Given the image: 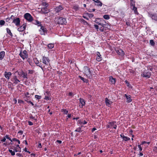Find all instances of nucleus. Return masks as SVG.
I'll return each instance as SVG.
<instances>
[{
	"label": "nucleus",
	"instance_id": "f257e3e1",
	"mask_svg": "<svg viewBox=\"0 0 157 157\" xmlns=\"http://www.w3.org/2000/svg\"><path fill=\"white\" fill-rule=\"evenodd\" d=\"M56 19V22L58 24L64 25L66 24V23H67L66 18L62 17L57 18Z\"/></svg>",
	"mask_w": 157,
	"mask_h": 157
},
{
	"label": "nucleus",
	"instance_id": "f03ea898",
	"mask_svg": "<svg viewBox=\"0 0 157 157\" xmlns=\"http://www.w3.org/2000/svg\"><path fill=\"white\" fill-rule=\"evenodd\" d=\"M24 17L29 22H31L33 20V17L29 13H26L24 15Z\"/></svg>",
	"mask_w": 157,
	"mask_h": 157
},
{
	"label": "nucleus",
	"instance_id": "7ed1b4c3",
	"mask_svg": "<svg viewBox=\"0 0 157 157\" xmlns=\"http://www.w3.org/2000/svg\"><path fill=\"white\" fill-rule=\"evenodd\" d=\"M44 5L45 6V7H42L41 8V11L42 13L44 14H46L49 12L48 10L47 9V7L48 6V4L47 3H43Z\"/></svg>",
	"mask_w": 157,
	"mask_h": 157
},
{
	"label": "nucleus",
	"instance_id": "20e7f679",
	"mask_svg": "<svg viewBox=\"0 0 157 157\" xmlns=\"http://www.w3.org/2000/svg\"><path fill=\"white\" fill-rule=\"evenodd\" d=\"M42 62L46 65L48 66L50 65V60L48 57L43 56L42 59Z\"/></svg>",
	"mask_w": 157,
	"mask_h": 157
},
{
	"label": "nucleus",
	"instance_id": "39448f33",
	"mask_svg": "<svg viewBox=\"0 0 157 157\" xmlns=\"http://www.w3.org/2000/svg\"><path fill=\"white\" fill-rule=\"evenodd\" d=\"M102 21H104L105 23H106V22L105 21L103 20H101V19L99 18H96L95 21V22L96 23L98 24L99 25L101 26L102 27H104L105 24L102 23Z\"/></svg>",
	"mask_w": 157,
	"mask_h": 157
},
{
	"label": "nucleus",
	"instance_id": "423d86ee",
	"mask_svg": "<svg viewBox=\"0 0 157 157\" xmlns=\"http://www.w3.org/2000/svg\"><path fill=\"white\" fill-rule=\"evenodd\" d=\"M19 55L23 59L28 57L27 53L26 50H24L23 52H21Z\"/></svg>",
	"mask_w": 157,
	"mask_h": 157
},
{
	"label": "nucleus",
	"instance_id": "0eeeda50",
	"mask_svg": "<svg viewBox=\"0 0 157 157\" xmlns=\"http://www.w3.org/2000/svg\"><path fill=\"white\" fill-rule=\"evenodd\" d=\"M40 33L42 35H45L47 33V30L43 26L41 27L39 29Z\"/></svg>",
	"mask_w": 157,
	"mask_h": 157
},
{
	"label": "nucleus",
	"instance_id": "6e6552de",
	"mask_svg": "<svg viewBox=\"0 0 157 157\" xmlns=\"http://www.w3.org/2000/svg\"><path fill=\"white\" fill-rule=\"evenodd\" d=\"M20 20L19 18L16 17V18L12 22L15 25L18 26L20 25Z\"/></svg>",
	"mask_w": 157,
	"mask_h": 157
},
{
	"label": "nucleus",
	"instance_id": "1a4fd4ad",
	"mask_svg": "<svg viewBox=\"0 0 157 157\" xmlns=\"http://www.w3.org/2000/svg\"><path fill=\"white\" fill-rule=\"evenodd\" d=\"M116 51L117 54L119 56H123L124 55V52L122 49H118L116 50Z\"/></svg>",
	"mask_w": 157,
	"mask_h": 157
},
{
	"label": "nucleus",
	"instance_id": "9d476101",
	"mask_svg": "<svg viewBox=\"0 0 157 157\" xmlns=\"http://www.w3.org/2000/svg\"><path fill=\"white\" fill-rule=\"evenodd\" d=\"M110 124L111 128H113L115 129H116L117 127V123L116 122L114 121H112L110 122Z\"/></svg>",
	"mask_w": 157,
	"mask_h": 157
},
{
	"label": "nucleus",
	"instance_id": "9b49d317",
	"mask_svg": "<svg viewBox=\"0 0 157 157\" xmlns=\"http://www.w3.org/2000/svg\"><path fill=\"white\" fill-rule=\"evenodd\" d=\"M84 71L85 74L87 76H88L90 74V70L89 68L87 67H85Z\"/></svg>",
	"mask_w": 157,
	"mask_h": 157
},
{
	"label": "nucleus",
	"instance_id": "f8f14e48",
	"mask_svg": "<svg viewBox=\"0 0 157 157\" xmlns=\"http://www.w3.org/2000/svg\"><path fill=\"white\" fill-rule=\"evenodd\" d=\"M63 9V7L62 6L60 5L55 9V11L56 13H58Z\"/></svg>",
	"mask_w": 157,
	"mask_h": 157
},
{
	"label": "nucleus",
	"instance_id": "ddd939ff",
	"mask_svg": "<svg viewBox=\"0 0 157 157\" xmlns=\"http://www.w3.org/2000/svg\"><path fill=\"white\" fill-rule=\"evenodd\" d=\"M141 75L143 77L148 78L150 77L151 73L149 72H144L143 74H141Z\"/></svg>",
	"mask_w": 157,
	"mask_h": 157
},
{
	"label": "nucleus",
	"instance_id": "4468645a",
	"mask_svg": "<svg viewBox=\"0 0 157 157\" xmlns=\"http://www.w3.org/2000/svg\"><path fill=\"white\" fill-rule=\"evenodd\" d=\"M26 26V25L24 24L20 26V27L17 29V30L20 32L22 31L25 29Z\"/></svg>",
	"mask_w": 157,
	"mask_h": 157
},
{
	"label": "nucleus",
	"instance_id": "2eb2a0df",
	"mask_svg": "<svg viewBox=\"0 0 157 157\" xmlns=\"http://www.w3.org/2000/svg\"><path fill=\"white\" fill-rule=\"evenodd\" d=\"M5 77L9 80L10 79V77L12 75V73L10 72H7L6 71L5 72Z\"/></svg>",
	"mask_w": 157,
	"mask_h": 157
},
{
	"label": "nucleus",
	"instance_id": "dca6fc26",
	"mask_svg": "<svg viewBox=\"0 0 157 157\" xmlns=\"http://www.w3.org/2000/svg\"><path fill=\"white\" fill-rule=\"evenodd\" d=\"M105 103L106 105L108 107L112 103V102L107 98H105Z\"/></svg>",
	"mask_w": 157,
	"mask_h": 157
},
{
	"label": "nucleus",
	"instance_id": "f3484780",
	"mask_svg": "<svg viewBox=\"0 0 157 157\" xmlns=\"http://www.w3.org/2000/svg\"><path fill=\"white\" fill-rule=\"evenodd\" d=\"M97 56L96 58V60L98 62L102 60V57L101 56V55L98 52H97Z\"/></svg>",
	"mask_w": 157,
	"mask_h": 157
},
{
	"label": "nucleus",
	"instance_id": "a211bd4d",
	"mask_svg": "<svg viewBox=\"0 0 157 157\" xmlns=\"http://www.w3.org/2000/svg\"><path fill=\"white\" fill-rule=\"evenodd\" d=\"M131 7L132 9L134 11V13L135 14L138 13L137 8L135 7V5L133 4H131Z\"/></svg>",
	"mask_w": 157,
	"mask_h": 157
},
{
	"label": "nucleus",
	"instance_id": "6ab92c4d",
	"mask_svg": "<svg viewBox=\"0 0 157 157\" xmlns=\"http://www.w3.org/2000/svg\"><path fill=\"white\" fill-rule=\"evenodd\" d=\"M149 16L152 19L154 20L155 21H157V15L156 14H150Z\"/></svg>",
	"mask_w": 157,
	"mask_h": 157
},
{
	"label": "nucleus",
	"instance_id": "aec40b11",
	"mask_svg": "<svg viewBox=\"0 0 157 157\" xmlns=\"http://www.w3.org/2000/svg\"><path fill=\"white\" fill-rule=\"evenodd\" d=\"M95 2V5L98 6H102V3L99 0H94Z\"/></svg>",
	"mask_w": 157,
	"mask_h": 157
},
{
	"label": "nucleus",
	"instance_id": "412c9836",
	"mask_svg": "<svg viewBox=\"0 0 157 157\" xmlns=\"http://www.w3.org/2000/svg\"><path fill=\"white\" fill-rule=\"evenodd\" d=\"M12 81L14 82V83L15 84H17L20 82V81L17 79L16 76H15L13 77V80H12Z\"/></svg>",
	"mask_w": 157,
	"mask_h": 157
},
{
	"label": "nucleus",
	"instance_id": "4be33fe9",
	"mask_svg": "<svg viewBox=\"0 0 157 157\" xmlns=\"http://www.w3.org/2000/svg\"><path fill=\"white\" fill-rule=\"evenodd\" d=\"M125 96L126 97L127 99V102H128L129 103L131 101L132 99H131V96L130 95L128 96L126 94H125Z\"/></svg>",
	"mask_w": 157,
	"mask_h": 157
},
{
	"label": "nucleus",
	"instance_id": "5701e85b",
	"mask_svg": "<svg viewBox=\"0 0 157 157\" xmlns=\"http://www.w3.org/2000/svg\"><path fill=\"white\" fill-rule=\"evenodd\" d=\"M5 55V52L4 51H2L0 52V60L3 59Z\"/></svg>",
	"mask_w": 157,
	"mask_h": 157
},
{
	"label": "nucleus",
	"instance_id": "b1692460",
	"mask_svg": "<svg viewBox=\"0 0 157 157\" xmlns=\"http://www.w3.org/2000/svg\"><path fill=\"white\" fill-rule=\"evenodd\" d=\"M109 81L113 84H114L116 82L115 79L113 78L112 76L110 77Z\"/></svg>",
	"mask_w": 157,
	"mask_h": 157
},
{
	"label": "nucleus",
	"instance_id": "393cba45",
	"mask_svg": "<svg viewBox=\"0 0 157 157\" xmlns=\"http://www.w3.org/2000/svg\"><path fill=\"white\" fill-rule=\"evenodd\" d=\"M79 101H80V103L81 104V105L80 106L81 107H81H82L83 105H84L85 104V100L84 99L80 98L79 99Z\"/></svg>",
	"mask_w": 157,
	"mask_h": 157
},
{
	"label": "nucleus",
	"instance_id": "a878e982",
	"mask_svg": "<svg viewBox=\"0 0 157 157\" xmlns=\"http://www.w3.org/2000/svg\"><path fill=\"white\" fill-rule=\"evenodd\" d=\"M6 29V32H7V33H8L9 35H10L11 36H12L13 34H12V33L11 32V31L10 29L8 28H7Z\"/></svg>",
	"mask_w": 157,
	"mask_h": 157
},
{
	"label": "nucleus",
	"instance_id": "bb28decb",
	"mask_svg": "<svg viewBox=\"0 0 157 157\" xmlns=\"http://www.w3.org/2000/svg\"><path fill=\"white\" fill-rule=\"evenodd\" d=\"M82 126L81 127H80L78 128H77L76 129L75 131V132H81L82 130L81 128Z\"/></svg>",
	"mask_w": 157,
	"mask_h": 157
},
{
	"label": "nucleus",
	"instance_id": "cd10ccee",
	"mask_svg": "<svg viewBox=\"0 0 157 157\" xmlns=\"http://www.w3.org/2000/svg\"><path fill=\"white\" fill-rule=\"evenodd\" d=\"M54 47V45L53 44H48V47L49 49H52Z\"/></svg>",
	"mask_w": 157,
	"mask_h": 157
},
{
	"label": "nucleus",
	"instance_id": "c85d7f7f",
	"mask_svg": "<svg viewBox=\"0 0 157 157\" xmlns=\"http://www.w3.org/2000/svg\"><path fill=\"white\" fill-rule=\"evenodd\" d=\"M103 18L106 20H108L110 18L109 15L107 14L104 15L103 16Z\"/></svg>",
	"mask_w": 157,
	"mask_h": 157
},
{
	"label": "nucleus",
	"instance_id": "c756f323",
	"mask_svg": "<svg viewBox=\"0 0 157 157\" xmlns=\"http://www.w3.org/2000/svg\"><path fill=\"white\" fill-rule=\"evenodd\" d=\"M78 77L80 78L84 82H87V80L86 79L84 78L83 77H81L80 76H79Z\"/></svg>",
	"mask_w": 157,
	"mask_h": 157
},
{
	"label": "nucleus",
	"instance_id": "7c9ffc66",
	"mask_svg": "<svg viewBox=\"0 0 157 157\" xmlns=\"http://www.w3.org/2000/svg\"><path fill=\"white\" fill-rule=\"evenodd\" d=\"M27 73H25L24 72H23V73L22 74V77L24 78H27Z\"/></svg>",
	"mask_w": 157,
	"mask_h": 157
},
{
	"label": "nucleus",
	"instance_id": "2f4dec72",
	"mask_svg": "<svg viewBox=\"0 0 157 157\" xmlns=\"http://www.w3.org/2000/svg\"><path fill=\"white\" fill-rule=\"evenodd\" d=\"M9 152L11 153L12 156H13L15 155V153L14 151H13L12 150L9 149Z\"/></svg>",
	"mask_w": 157,
	"mask_h": 157
},
{
	"label": "nucleus",
	"instance_id": "473e14b6",
	"mask_svg": "<svg viewBox=\"0 0 157 157\" xmlns=\"http://www.w3.org/2000/svg\"><path fill=\"white\" fill-rule=\"evenodd\" d=\"M13 141H16V142H17L18 144H20V140L17 139H16L15 138H13Z\"/></svg>",
	"mask_w": 157,
	"mask_h": 157
},
{
	"label": "nucleus",
	"instance_id": "72a5a7b5",
	"mask_svg": "<svg viewBox=\"0 0 157 157\" xmlns=\"http://www.w3.org/2000/svg\"><path fill=\"white\" fill-rule=\"evenodd\" d=\"M38 62H37V63H35V64H36L38 66H39V67H40L41 69L43 70V67H42V66L41 65H40V64H39V61H37Z\"/></svg>",
	"mask_w": 157,
	"mask_h": 157
},
{
	"label": "nucleus",
	"instance_id": "f704fd0d",
	"mask_svg": "<svg viewBox=\"0 0 157 157\" xmlns=\"http://www.w3.org/2000/svg\"><path fill=\"white\" fill-rule=\"evenodd\" d=\"M15 151L16 152H21V147L17 148L16 147L15 149Z\"/></svg>",
	"mask_w": 157,
	"mask_h": 157
},
{
	"label": "nucleus",
	"instance_id": "c9c22d12",
	"mask_svg": "<svg viewBox=\"0 0 157 157\" xmlns=\"http://www.w3.org/2000/svg\"><path fill=\"white\" fill-rule=\"evenodd\" d=\"M123 140L125 141H127L130 140V138L128 137L125 136L124 137V138L123 139Z\"/></svg>",
	"mask_w": 157,
	"mask_h": 157
},
{
	"label": "nucleus",
	"instance_id": "e433bc0d",
	"mask_svg": "<svg viewBox=\"0 0 157 157\" xmlns=\"http://www.w3.org/2000/svg\"><path fill=\"white\" fill-rule=\"evenodd\" d=\"M150 43L152 46H154L155 45V43L153 40H150Z\"/></svg>",
	"mask_w": 157,
	"mask_h": 157
},
{
	"label": "nucleus",
	"instance_id": "4c0bfd02",
	"mask_svg": "<svg viewBox=\"0 0 157 157\" xmlns=\"http://www.w3.org/2000/svg\"><path fill=\"white\" fill-rule=\"evenodd\" d=\"M5 21L4 20H1L0 21V25H4Z\"/></svg>",
	"mask_w": 157,
	"mask_h": 157
},
{
	"label": "nucleus",
	"instance_id": "58836bf2",
	"mask_svg": "<svg viewBox=\"0 0 157 157\" xmlns=\"http://www.w3.org/2000/svg\"><path fill=\"white\" fill-rule=\"evenodd\" d=\"M17 73H18V75L20 76H22V74L23 73V71H21V72H17Z\"/></svg>",
	"mask_w": 157,
	"mask_h": 157
},
{
	"label": "nucleus",
	"instance_id": "ea45409f",
	"mask_svg": "<svg viewBox=\"0 0 157 157\" xmlns=\"http://www.w3.org/2000/svg\"><path fill=\"white\" fill-rule=\"evenodd\" d=\"M6 140V139L5 136L3 137V138L1 140V142H0V143H1V142L3 143V142H5Z\"/></svg>",
	"mask_w": 157,
	"mask_h": 157
},
{
	"label": "nucleus",
	"instance_id": "a19ab883",
	"mask_svg": "<svg viewBox=\"0 0 157 157\" xmlns=\"http://www.w3.org/2000/svg\"><path fill=\"white\" fill-rule=\"evenodd\" d=\"M62 111L63 112L66 114H67L68 113V111L66 109H63Z\"/></svg>",
	"mask_w": 157,
	"mask_h": 157
},
{
	"label": "nucleus",
	"instance_id": "79ce46f5",
	"mask_svg": "<svg viewBox=\"0 0 157 157\" xmlns=\"http://www.w3.org/2000/svg\"><path fill=\"white\" fill-rule=\"evenodd\" d=\"M35 98L37 99H40L41 98V96L38 95H35Z\"/></svg>",
	"mask_w": 157,
	"mask_h": 157
},
{
	"label": "nucleus",
	"instance_id": "37998d69",
	"mask_svg": "<svg viewBox=\"0 0 157 157\" xmlns=\"http://www.w3.org/2000/svg\"><path fill=\"white\" fill-rule=\"evenodd\" d=\"M16 155L19 157H23L22 155L20 153H17L16 154Z\"/></svg>",
	"mask_w": 157,
	"mask_h": 157
},
{
	"label": "nucleus",
	"instance_id": "c03bdc74",
	"mask_svg": "<svg viewBox=\"0 0 157 157\" xmlns=\"http://www.w3.org/2000/svg\"><path fill=\"white\" fill-rule=\"evenodd\" d=\"M26 101L28 103L31 104L33 106L34 105V104L31 101L29 100H26Z\"/></svg>",
	"mask_w": 157,
	"mask_h": 157
},
{
	"label": "nucleus",
	"instance_id": "a18cd8bd",
	"mask_svg": "<svg viewBox=\"0 0 157 157\" xmlns=\"http://www.w3.org/2000/svg\"><path fill=\"white\" fill-rule=\"evenodd\" d=\"M36 25H37L39 26H41V24L40 22L38 21H36Z\"/></svg>",
	"mask_w": 157,
	"mask_h": 157
},
{
	"label": "nucleus",
	"instance_id": "49530a36",
	"mask_svg": "<svg viewBox=\"0 0 157 157\" xmlns=\"http://www.w3.org/2000/svg\"><path fill=\"white\" fill-rule=\"evenodd\" d=\"M94 26L95 28L96 29H97V31H98V30L99 29L98 26L97 25H94Z\"/></svg>",
	"mask_w": 157,
	"mask_h": 157
},
{
	"label": "nucleus",
	"instance_id": "de8ad7c7",
	"mask_svg": "<svg viewBox=\"0 0 157 157\" xmlns=\"http://www.w3.org/2000/svg\"><path fill=\"white\" fill-rule=\"evenodd\" d=\"M5 137L6 139V138L9 139V140H11V138L9 137L8 135H6Z\"/></svg>",
	"mask_w": 157,
	"mask_h": 157
},
{
	"label": "nucleus",
	"instance_id": "09e8293b",
	"mask_svg": "<svg viewBox=\"0 0 157 157\" xmlns=\"http://www.w3.org/2000/svg\"><path fill=\"white\" fill-rule=\"evenodd\" d=\"M28 123L29 124L30 126L32 125H33V123L30 121H29L28 122Z\"/></svg>",
	"mask_w": 157,
	"mask_h": 157
},
{
	"label": "nucleus",
	"instance_id": "8fccbe9b",
	"mask_svg": "<svg viewBox=\"0 0 157 157\" xmlns=\"http://www.w3.org/2000/svg\"><path fill=\"white\" fill-rule=\"evenodd\" d=\"M10 19H11L12 20H13L14 19L16 18H15L13 16V15H12L11 17H10Z\"/></svg>",
	"mask_w": 157,
	"mask_h": 157
},
{
	"label": "nucleus",
	"instance_id": "3c124183",
	"mask_svg": "<svg viewBox=\"0 0 157 157\" xmlns=\"http://www.w3.org/2000/svg\"><path fill=\"white\" fill-rule=\"evenodd\" d=\"M125 83L127 84V86H129V82L127 80H125Z\"/></svg>",
	"mask_w": 157,
	"mask_h": 157
},
{
	"label": "nucleus",
	"instance_id": "603ef678",
	"mask_svg": "<svg viewBox=\"0 0 157 157\" xmlns=\"http://www.w3.org/2000/svg\"><path fill=\"white\" fill-rule=\"evenodd\" d=\"M138 147L139 148V149L140 150V151H141L142 150V147H141L140 145H138Z\"/></svg>",
	"mask_w": 157,
	"mask_h": 157
},
{
	"label": "nucleus",
	"instance_id": "864d4df0",
	"mask_svg": "<svg viewBox=\"0 0 157 157\" xmlns=\"http://www.w3.org/2000/svg\"><path fill=\"white\" fill-rule=\"evenodd\" d=\"M110 122H109L108 124L106 126V128H111V126H110Z\"/></svg>",
	"mask_w": 157,
	"mask_h": 157
},
{
	"label": "nucleus",
	"instance_id": "5fc2aeb1",
	"mask_svg": "<svg viewBox=\"0 0 157 157\" xmlns=\"http://www.w3.org/2000/svg\"><path fill=\"white\" fill-rule=\"evenodd\" d=\"M103 27H101L100 29V30L101 32H103L104 31V28H103Z\"/></svg>",
	"mask_w": 157,
	"mask_h": 157
},
{
	"label": "nucleus",
	"instance_id": "6e6d98bb",
	"mask_svg": "<svg viewBox=\"0 0 157 157\" xmlns=\"http://www.w3.org/2000/svg\"><path fill=\"white\" fill-rule=\"evenodd\" d=\"M82 124H86L87 123V122H86L85 121H82Z\"/></svg>",
	"mask_w": 157,
	"mask_h": 157
},
{
	"label": "nucleus",
	"instance_id": "4d7b16f0",
	"mask_svg": "<svg viewBox=\"0 0 157 157\" xmlns=\"http://www.w3.org/2000/svg\"><path fill=\"white\" fill-rule=\"evenodd\" d=\"M29 117H30V118L34 119V120H36V119H34V117H33L32 116H30Z\"/></svg>",
	"mask_w": 157,
	"mask_h": 157
},
{
	"label": "nucleus",
	"instance_id": "13d9d810",
	"mask_svg": "<svg viewBox=\"0 0 157 157\" xmlns=\"http://www.w3.org/2000/svg\"><path fill=\"white\" fill-rule=\"evenodd\" d=\"M10 20V18H7L6 19V22H9Z\"/></svg>",
	"mask_w": 157,
	"mask_h": 157
},
{
	"label": "nucleus",
	"instance_id": "bf43d9fd",
	"mask_svg": "<svg viewBox=\"0 0 157 157\" xmlns=\"http://www.w3.org/2000/svg\"><path fill=\"white\" fill-rule=\"evenodd\" d=\"M126 25L128 26H130V23L129 22H126Z\"/></svg>",
	"mask_w": 157,
	"mask_h": 157
},
{
	"label": "nucleus",
	"instance_id": "052dcab7",
	"mask_svg": "<svg viewBox=\"0 0 157 157\" xmlns=\"http://www.w3.org/2000/svg\"><path fill=\"white\" fill-rule=\"evenodd\" d=\"M18 133H20L21 134H23V132L22 131H21V130H20V131H18Z\"/></svg>",
	"mask_w": 157,
	"mask_h": 157
},
{
	"label": "nucleus",
	"instance_id": "680f3d73",
	"mask_svg": "<svg viewBox=\"0 0 157 157\" xmlns=\"http://www.w3.org/2000/svg\"><path fill=\"white\" fill-rule=\"evenodd\" d=\"M33 73V71H32L31 70H29V73L32 74V73Z\"/></svg>",
	"mask_w": 157,
	"mask_h": 157
},
{
	"label": "nucleus",
	"instance_id": "e2e57ef3",
	"mask_svg": "<svg viewBox=\"0 0 157 157\" xmlns=\"http://www.w3.org/2000/svg\"><path fill=\"white\" fill-rule=\"evenodd\" d=\"M96 130V129L95 128H93L92 129V132H93L94 131Z\"/></svg>",
	"mask_w": 157,
	"mask_h": 157
},
{
	"label": "nucleus",
	"instance_id": "0e129e2a",
	"mask_svg": "<svg viewBox=\"0 0 157 157\" xmlns=\"http://www.w3.org/2000/svg\"><path fill=\"white\" fill-rule=\"evenodd\" d=\"M57 142L59 144H60L61 143H62V141H61V140H57Z\"/></svg>",
	"mask_w": 157,
	"mask_h": 157
},
{
	"label": "nucleus",
	"instance_id": "69168bd1",
	"mask_svg": "<svg viewBox=\"0 0 157 157\" xmlns=\"http://www.w3.org/2000/svg\"><path fill=\"white\" fill-rule=\"evenodd\" d=\"M94 16V15L93 14H90L89 15V17H92Z\"/></svg>",
	"mask_w": 157,
	"mask_h": 157
},
{
	"label": "nucleus",
	"instance_id": "338daca9",
	"mask_svg": "<svg viewBox=\"0 0 157 157\" xmlns=\"http://www.w3.org/2000/svg\"><path fill=\"white\" fill-rule=\"evenodd\" d=\"M71 117V114H68L67 115V117L68 118H70Z\"/></svg>",
	"mask_w": 157,
	"mask_h": 157
},
{
	"label": "nucleus",
	"instance_id": "774afa93",
	"mask_svg": "<svg viewBox=\"0 0 157 157\" xmlns=\"http://www.w3.org/2000/svg\"><path fill=\"white\" fill-rule=\"evenodd\" d=\"M36 21V20H35V21H34L33 22V23L34 24H36V21Z\"/></svg>",
	"mask_w": 157,
	"mask_h": 157
}]
</instances>
